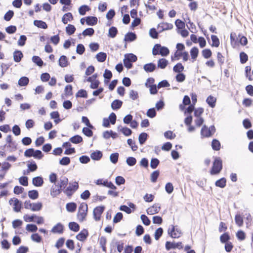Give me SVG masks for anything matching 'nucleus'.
Listing matches in <instances>:
<instances>
[{
	"instance_id": "obj_5",
	"label": "nucleus",
	"mask_w": 253,
	"mask_h": 253,
	"mask_svg": "<svg viewBox=\"0 0 253 253\" xmlns=\"http://www.w3.org/2000/svg\"><path fill=\"white\" fill-rule=\"evenodd\" d=\"M165 248L167 251L175 249H183V245L181 242L175 243L174 241H167L165 244Z\"/></svg>"
},
{
	"instance_id": "obj_39",
	"label": "nucleus",
	"mask_w": 253,
	"mask_h": 253,
	"mask_svg": "<svg viewBox=\"0 0 253 253\" xmlns=\"http://www.w3.org/2000/svg\"><path fill=\"white\" fill-rule=\"evenodd\" d=\"M106 53L103 52H100L96 55V58L99 62H104L106 59Z\"/></svg>"
},
{
	"instance_id": "obj_9",
	"label": "nucleus",
	"mask_w": 253,
	"mask_h": 253,
	"mask_svg": "<svg viewBox=\"0 0 253 253\" xmlns=\"http://www.w3.org/2000/svg\"><path fill=\"white\" fill-rule=\"evenodd\" d=\"M88 232L87 229H84L76 235V238L77 240L84 242L88 236Z\"/></svg>"
},
{
	"instance_id": "obj_13",
	"label": "nucleus",
	"mask_w": 253,
	"mask_h": 253,
	"mask_svg": "<svg viewBox=\"0 0 253 253\" xmlns=\"http://www.w3.org/2000/svg\"><path fill=\"white\" fill-rule=\"evenodd\" d=\"M13 210L16 212H20L22 208V202L17 198H14V203L13 204Z\"/></svg>"
},
{
	"instance_id": "obj_53",
	"label": "nucleus",
	"mask_w": 253,
	"mask_h": 253,
	"mask_svg": "<svg viewBox=\"0 0 253 253\" xmlns=\"http://www.w3.org/2000/svg\"><path fill=\"white\" fill-rule=\"evenodd\" d=\"M160 161L156 158H152L150 161V167L152 169H156L160 164Z\"/></svg>"
},
{
	"instance_id": "obj_56",
	"label": "nucleus",
	"mask_w": 253,
	"mask_h": 253,
	"mask_svg": "<svg viewBox=\"0 0 253 253\" xmlns=\"http://www.w3.org/2000/svg\"><path fill=\"white\" fill-rule=\"evenodd\" d=\"M156 109L153 107L149 109L146 113V115L150 118H154L157 115Z\"/></svg>"
},
{
	"instance_id": "obj_48",
	"label": "nucleus",
	"mask_w": 253,
	"mask_h": 253,
	"mask_svg": "<svg viewBox=\"0 0 253 253\" xmlns=\"http://www.w3.org/2000/svg\"><path fill=\"white\" fill-rule=\"evenodd\" d=\"M160 175V171L156 170L151 173L150 175V179L152 182L155 183L157 181V179Z\"/></svg>"
},
{
	"instance_id": "obj_61",
	"label": "nucleus",
	"mask_w": 253,
	"mask_h": 253,
	"mask_svg": "<svg viewBox=\"0 0 253 253\" xmlns=\"http://www.w3.org/2000/svg\"><path fill=\"white\" fill-rule=\"evenodd\" d=\"M31 240L36 243H39L42 241V237L38 233H34L31 236Z\"/></svg>"
},
{
	"instance_id": "obj_46",
	"label": "nucleus",
	"mask_w": 253,
	"mask_h": 253,
	"mask_svg": "<svg viewBox=\"0 0 253 253\" xmlns=\"http://www.w3.org/2000/svg\"><path fill=\"white\" fill-rule=\"evenodd\" d=\"M42 208V204L41 202H38L37 203H32V206L31 207V210L33 211H40Z\"/></svg>"
},
{
	"instance_id": "obj_1",
	"label": "nucleus",
	"mask_w": 253,
	"mask_h": 253,
	"mask_svg": "<svg viewBox=\"0 0 253 253\" xmlns=\"http://www.w3.org/2000/svg\"><path fill=\"white\" fill-rule=\"evenodd\" d=\"M222 169V161L220 157H214L212 166L210 170L211 175H216L220 172Z\"/></svg>"
},
{
	"instance_id": "obj_18",
	"label": "nucleus",
	"mask_w": 253,
	"mask_h": 253,
	"mask_svg": "<svg viewBox=\"0 0 253 253\" xmlns=\"http://www.w3.org/2000/svg\"><path fill=\"white\" fill-rule=\"evenodd\" d=\"M123 101L119 99L114 100L111 104V107L113 110H118L122 107Z\"/></svg>"
},
{
	"instance_id": "obj_40",
	"label": "nucleus",
	"mask_w": 253,
	"mask_h": 253,
	"mask_svg": "<svg viewBox=\"0 0 253 253\" xmlns=\"http://www.w3.org/2000/svg\"><path fill=\"white\" fill-rule=\"evenodd\" d=\"M90 8L89 6L84 4L81 6L79 8V13L81 15H84L87 11H89Z\"/></svg>"
},
{
	"instance_id": "obj_49",
	"label": "nucleus",
	"mask_w": 253,
	"mask_h": 253,
	"mask_svg": "<svg viewBox=\"0 0 253 253\" xmlns=\"http://www.w3.org/2000/svg\"><path fill=\"white\" fill-rule=\"evenodd\" d=\"M76 30L75 26L72 24H68L66 27V32L69 36L73 35L75 32Z\"/></svg>"
},
{
	"instance_id": "obj_27",
	"label": "nucleus",
	"mask_w": 253,
	"mask_h": 253,
	"mask_svg": "<svg viewBox=\"0 0 253 253\" xmlns=\"http://www.w3.org/2000/svg\"><path fill=\"white\" fill-rule=\"evenodd\" d=\"M73 16L71 12H67L64 14L62 18V22L64 24H67L68 21L73 20Z\"/></svg>"
},
{
	"instance_id": "obj_32",
	"label": "nucleus",
	"mask_w": 253,
	"mask_h": 253,
	"mask_svg": "<svg viewBox=\"0 0 253 253\" xmlns=\"http://www.w3.org/2000/svg\"><path fill=\"white\" fill-rule=\"evenodd\" d=\"M69 141L71 142H72V143L77 144L80 143L82 142H83V139L81 136H80L78 134H76V135L71 137L70 138Z\"/></svg>"
},
{
	"instance_id": "obj_41",
	"label": "nucleus",
	"mask_w": 253,
	"mask_h": 253,
	"mask_svg": "<svg viewBox=\"0 0 253 253\" xmlns=\"http://www.w3.org/2000/svg\"><path fill=\"white\" fill-rule=\"evenodd\" d=\"M211 147L213 150L219 151L221 147L219 141L216 139H213L211 142Z\"/></svg>"
},
{
	"instance_id": "obj_42",
	"label": "nucleus",
	"mask_w": 253,
	"mask_h": 253,
	"mask_svg": "<svg viewBox=\"0 0 253 253\" xmlns=\"http://www.w3.org/2000/svg\"><path fill=\"white\" fill-rule=\"evenodd\" d=\"M230 240V236L228 232H225L220 236V241L223 244L228 242Z\"/></svg>"
},
{
	"instance_id": "obj_15",
	"label": "nucleus",
	"mask_w": 253,
	"mask_h": 253,
	"mask_svg": "<svg viewBox=\"0 0 253 253\" xmlns=\"http://www.w3.org/2000/svg\"><path fill=\"white\" fill-rule=\"evenodd\" d=\"M44 183L43 178L41 176L35 177L32 179V184L36 187L42 186Z\"/></svg>"
},
{
	"instance_id": "obj_59",
	"label": "nucleus",
	"mask_w": 253,
	"mask_h": 253,
	"mask_svg": "<svg viewBox=\"0 0 253 253\" xmlns=\"http://www.w3.org/2000/svg\"><path fill=\"white\" fill-rule=\"evenodd\" d=\"M164 232L163 228L159 227L156 229L154 233V237L156 240H159Z\"/></svg>"
},
{
	"instance_id": "obj_34",
	"label": "nucleus",
	"mask_w": 253,
	"mask_h": 253,
	"mask_svg": "<svg viewBox=\"0 0 253 253\" xmlns=\"http://www.w3.org/2000/svg\"><path fill=\"white\" fill-rule=\"evenodd\" d=\"M69 228L70 230L77 232L80 230V225L76 222H70L68 224Z\"/></svg>"
},
{
	"instance_id": "obj_45",
	"label": "nucleus",
	"mask_w": 253,
	"mask_h": 253,
	"mask_svg": "<svg viewBox=\"0 0 253 253\" xmlns=\"http://www.w3.org/2000/svg\"><path fill=\"white\" fill-rule=\"evenodd\" d=\"M159 31H157L156 28H152L150 29L149 34V36L154 39H157L159 38Z\"/></svg>"
},
{
	"instance_id": "obj_38",
	"label": "nucleus",
	"mask_w": 253,
	"mask_h": 253,
	"mask_svg": "<svg viewBox=\"0 0 253 253\" xmlns=\"http://www.w3.org/2000/svg\"><path fill=\"white\" fill-rule=\"evenodd\" d=\"M29 78L27 77L23 76L19 79L18 84L20 86H25L29 84Z\"/></svg>"
},
{
	"instance_id": "obj_33",
	"label": "nucleus",
	"mask_w": 253,
	"mask_h": 253,
	"mask_svg": "<svg viewBox=\"0 0 253 253\" xmlns=\"http://www.w3.org/2000/svg\"><path fill=\"white\" fill-rule=\"evenodd\" d=\"M171 228H169L168 230L169 235L172 238H179L180 236L177 235V233L175 232V227L173 225H171Z\"/></svg>"
},
{
	"instance_id": "obj_6",
	"label": "nucleus",
	"mask_w": 253,
	"mask_h": 253,
	"mask_svg": "<svg viewBox=\"0 0 253 253\" xmlns=\"http://www.w3.org/2000/svg\"><path fill=\"white\" fill-rule=\"evenodd\" d=\"M68 184V179L66 176H62L60 179L59 181L57 183V186L58 188L63 192L64 189L66 188V187Z\"/></svg>"
},
{
	"instance_id": "obj_31",
	"label": "nucleus",
	"mask_w": 253,
	"mask_h": 253,
	"mask_svg": "<svg viewBox=\"0 0 253 253\" xmlns=\"http://www.w3.org/2000/svg\"><path fill=\"white\" fill-rule=\"evenodd\" d=\"M216 101V98L211 95L209 96L206 99V102L211 108H214L215 106Z\"/></svg>"
},
{
	"instance_id": "obj_30",
	"label": "nucleus",
	"mask_w": 253,
	"mask_h": 253,
	"mask_svg": "<svg viewBox=\"0 0 253 253\" xmlns=\"http://www.w3.org/2000/svg\"><path fill=\"white\" fill-rule=\"evenodd\" d=\"M77 205L75 202L68 203L66 205V208L68 211L70 212H74L76 211Z\"/></svg>"
},
{
	"instance_id": "obj_51",
	"label": "nucleus",
	"mask_w": 253,
	"mask_h": 253,
	"mask_svg": "<svg viewBox=\"0 0 253 253\" xmlns=\"http://www.w3.org/2000/svg\"><path fill=\"white\" fill-rule=\"evenodd\" d=\"M211 39L212 42L211 45L215 47H218L220 44L218 38L216 35H212L211 36Z\"/></svg>"
},
{
	"instance_id": "obj_64",
	"label": "nucleus",
	"mask_w": 253,
	"mask_h": 253,
	"mask_svg": "<svg viewBox=\"0 0 253 253\" xmlns=\"http://www.w3.org/2000/svg\"><path fill=\"white\" fill-rule=\"evenodd\" d=\"M235 221L236 224L239 227L242 226L244 223L243 218L239 214H237L235 215Z\"/></svg>"
},
{
	"instance_id": "obj_28",
	"label": "nucleus",
	"mask_w": 253,
	"mask_h": 253,
	"mask_svg": "<svg viewBox=\"0 0 253 253\" xmlns=\"http://www.w3.org/2000/svg\"><path fill=\"white\" fill-rule=\"evenodd\" d=\"M58 64L61 67H66L68 65V61L65 55H61L58 61Z\"/></svg>"
},
{
	"instance_id": "obj_17",
	"label": "nucleus",
	"mask_w": 253,
	"mask_h": 253,
	"mask_svg": "<svg viewBox=\"0 0 253 253\" xmlns=\"http://www.w3.org/2000/svg\"><path fill=\"white\" fill-rule=\"evenodd\" d=\"M143 69L147 73L153 72L156 69V65L154 63H149L143 66Z\"/></svg>"
},
{
	"instance_id": "obj_23",
	"label": "nucleus",
	"mask_w": 253,
	"mask_h": 253,
	"mask_svg": "<svg viewBox=\"0 0 253 253\" xmlns=\"http://www.w3.org/2000/svg\"><path fill=\"white\" fill-rule=\"evenodd\" d=\"M102 152L99 150H96L91 153L90 158L95 161H99L102 157Z\"/></svg>"
},
{
	"instance_id": "obj_57",
	"label": "nucleus",
	"mask_w": 253,
	"mask_h": 253,
	"mask_svg": "<svg viewBox=\"0 0 253 253\" xmlns=\"http://www.w3.org/2000/svg\"><path fill=\"white\" fill-rule=\"evenodd\" d=\"M76 97L77 98L82 97L86 98L87 97V91L85 89H81L79 90L76 94Z\"/></svg>"
},
{
	"instance_id": "obj_26",
	"label": "nucleus",
	"mask_w": 253,
	"mask_h": 253,
	"mask_svg": "<svg viewBox=\"0 0 253 253\" xmlns=\"http://www.w3.org/2000/svg\"><path fill=\"white\" fill-rule=\"evenodd\" d=\"M149 137V135L146 132H141L138 136V141L140 145H143L147 141Z\"/></svg>"
},
{
	"instance_id": "obj_58",
	"label": "nucleus",
	"mask_w": 253,
	"mask_h": 253,
	"mask_svg": "<svg viewBox=\"0 0 253 253\" xmlns=\"http://www.w3.org/2000/svg\"><path fill=\"white\" fill-rule=\"evenodd\" d=\"M239 57H240V62L241 64H245L248 60V56L244 51H242L240 53Z\"/></svg>"
},
{
	"instance_id": "obj_50",
	"label": "nucleus",
	"mask_w": 253,
	"mask_h": 253,
	"mask_svg": "<svg viewBox=\"0 0 253 253\" xmlns=\"http://www.w3.org/2000/svg\"><path fill=\"white\" fill-rule=\"evenodd\" d=\"M184 67L182 65V63L179 62L174 66L173 67V71L175 73H182V72L184 70Z\"/></svg>"
},
{
	"instance_id": "obj_11",
	"label": "nucleus",
	"mask_w": 253,
	"mask_h": 253,
	"mask_svg": "<svg viewBox=\"0 0 253 253\" xmlns=\"http://www.w3.org/2000/svg\"><path fill=\"white\" fill-rule=\"evenodd\" d=\"M51 231L54 234H62L64 231V226L59 222L53 227Z\"/></svg>"
},
{
	"instance_id": "obj_52",
	"label": "nucleus",
	"mask_w": 253,
	"mask_h": 253,
	"mask_svg": "<svg viewBox=\"0 0 253 253\" xmlns=\"http://www.w3.org/2000/svg\"><path fill=\"white\" fill-rule=\"evenodd\" d=\"M38 229L37 226L35 224H28L26 227V230L30 232H36Z\"/></svg>"
},
{
	"instance_id": "obj_12",
	"label": "nucleus",
	"mask_w": 253,
	"mask_h": 253,
	"mask_svg": "<svg viewBox=\"0 0 253 253\" xmlns=\"http://www.w3.org/2000/svg\"><path fill=\"white\" fill-rule=\"evenodd\" d=\"M137 39V36L135 33L128 32L125 36L124 41L126 42H132Z\"/></svg>"
},
{
	"instance_id": "obj_36",
	"label": "nucleus",
	"mask_w": 253,
	"mask_h": 253,
	"mask_svg": "<svg viewBox=\"0 0 253 253\" xmlns=\"http://www.w3.org/2000/svg\"><path fill=\"white\" fill-rule=\"evenodd\" d=\"M118 31L116 27L112 26L109 29L108 37L111 38H114L116 37Z\"/></svg>"
},
{
	"instance_id": "obj_24",
	"label": "nucleus",
	"mask_w": 253,
	"mask_h": 253,
	"mask_svg": "<svg viewBox=\"0 0 253 253\" xmlns=\"http://www.w3.org/2000/svg\"><path fill=\"white\" fill-rule=\"evenodd\" d=\"M169 64V61L165 58H161L158 60L157 67L159 68L164 69Z\"/></svg>"
},
{
	"instance_id": "obj_19",
	"label": "nucleus",
	"mask_w": 253,
	"mask_h": 253,
	"mask_svg": "<svg viewBox=\"0 0 253 253\" xmlns=\"http://www.w3.org/2000/svg\"><path fill=\"white\" fill-rule=\"evenodd\" d=\"M27 167L28 171L34 172L38 169V166L36 162L33 160L28 161Z\"/></svg>"
},
{
	"instance_id": "obj_62",
	"label": "nucleus",
	"mask_w": 253,
	"mask_h": 253,
	"mask_svg": "<svg viewBox=\"0 0 253 253\" xmlns=\"http://www.w3.org/2000/svg\"><path fill=\"white\" fill-rule=\"evenodd\" d=\"M125 57L128 60L132 63L136 62L137 60V56L135 54L131 53L126 54L125 55Z\"/></svg>"
},
{
	"instance_id": "obj_20",
	"label": "nucleus",
	"mask_w": 253,
	"mask_h": 253,
	"mask_svg": "<svg viewBox=\"0 0 253 253\" xmlns=\"http://www.w3.org/2000/svg\"><path fill=\"white\" fill-rule=\"evenodd\" d=\"M23 57V53L19 50H15L13 52V60L15 62H19Z\"/></svg>"
},
{
	"instance_id": "obj_8",
	"label": "nucleus",
	"mask_w": 253,
	"mask_h": 253,
	"mask_svg": "<svg viewBox=\"0 0 253 253\" xmlns=\"http://www.w3.org/2000/svg\"><path fill=\"white\" fill-rule=\"evenodd\" d=\"M173 26L172 24L169 23L167 22H162L159 24L157 26V28H161L159 30V33H161L164 31L171 30L173 28Z\"/></svg>"
},
{
	"instance_id": "obj_63",
	"label": "nucleus",
	"mask_w": 253,
	"mask_h": 253,
	"mask_svg": "<svg viewBox=\"0 0 253 253\" xmlns=\"http://www.w3.org/2000/svg\"><path fill=\"white\" fill-rule=\"evenodd\" d=\"M202 56L206 59L210 58L212 55V52L209 48H206L202 51Z\"/></svg>"
},
{
	"instance_id": "obj_29",
	"label": "nucleus",
	"mask_w": 253,
	"mask_h": 253,
	"mask_svg": "<svg viewBox=\"0 0 253 253\" xmlns=\"http://www.w3.org/2000/svg\"><path fill=\"white\" fill-rule=\"evenodd\" d=\"M113 75L111 71L108 69H105L103 74V77L104 78V83L107 84L109 81L112 78Z\"/></svg>"
},
{
	"instance_id": "obj_4",
	"label": "nucleus",
	"mask_w": 253,
	"mask_h": 253,
	"mask_svg": "<svg viewBox=\"0 0 253 253\" xmlns=\"http://www.w3.org/2000/svg\"><path fill=\"white\" fill-rule=\"evenodd\" d=\"M105 209L104 206H100L95 207L93 211V215L94 220L98 221L100 220L101 216Z\"/></svg>"
},
{
	"instance_id": "obj_55",
	"label": "nucleus",
	"mask_w": 253,
	"mask_h": 253,
	"mask_svg": "<svg viewBox=\"0 0 253 253\" xmlns=\"http://www.w3.org/2000/svg\"><path fill=\"white\" fill-rule=\"evenodd\" d=\"M62 191L58 188H55V187L52 186L50 189V195L52 197H55L59 195Z\"/></svg>"
},
{
	"instance_id": "obj_3",
	"label": "nucleus",
	"mask_w": 253,
	"mask_h": 253,
	"mask_svg": "<svg viewBox=\"0 0 253 253\" xmlns=\"http://www.w3.org/2000/svg\"><path fill=\"white\" fill-rule=\"evenodd\" d=\"M79 188L78 183L75 181L74 183H69V186L64 189V193L67 195L68 197H71L73 194Z\"/></svg>"
},
{
	"instance_id": "obj_10",
	"label": "nucleus",
	"mask_w": 253,
	"mask_h": 253,
	"mask_svg": "<svg viewBox=\"0 0 253 253\" xmlns=\"http://www.w3.org/2000/svg\"><path fill=\"white\" fill-rule=\"evenodd\" d=\"M155 46L156 47H159V54L162 56L165 57L169 54V50L167 47L161 46V45L159 43L156 44Z\"/></svg>"
},
{
	"instance_id": "obj_47",
	"label": "nucleus",
	"mask_w": 253,
	"mask_h": 253,
	"mask_svg": "<svg viewBox=\"0 0 253 253\" xmlns=\"http://www.w3.org/2000/svg\"><path fill=\"white\" fill-rule=\"evenodd\" d=\"M115 243L117 246V251L119 253H121L124 249V243L122 241H117L115 239L113 240L111 244Z\"/></svg>"
},
{
	"instance_id": "obj_37",
	"label": "nucleus",
	"mask_w": 253,
	"mask_h": 253,
	"mask_svg": "<svg viewBox=\"0 0 253 253\" xmlns=\"http://www.w3.org/2000/svg\"><path fill=\"white\" fill-rule=\"evenodd\" d=\"M32 61L39 67H42L44 63L42 59L38 56L34 55L32 58Z\"/></svg>"
},
{
	"instance_id": "obj_21",
	"label": "nucleus",
	"mask_w": 253,
	"mask_h": 253,
	"mask_svg": "<svg viewBox=\"0 0 253 253\" xmlns=\"http://www.w3.org/2000/svg\"><path fill=\"white\" fill-rule=\"evenodd\" d=\"M33 24L38 28L41 29H46L48 28L46 22L42 20H35L33 22Z\"/></svg>"
},
{
	"instance_id": "obj_54",
	"label": "nucleus",
	"mask_w": 253,
	"mask_h": 253,
	"mask_svg": "<svg viewBox=\"0 0 253 253\" xmlns=\"http://www.w3.org/2000/svg\"><path fill=\"white\" fill-rule=\"evenodd\" d=\"M91 127H84L82 129V132L87 137H91L93 135V131L91 130Z\"/></svg>"
},
{
	"instance_id": "obj_25",
	"label": "nucleus",
	"mask_w": 253,
	"mask_h": 253,
	"mask_svg": "<svg viewBox=\"0 0 253 253\" xmlns=\"http://www.w3.org/2000/svg\"><path fill=\"white\" fill-rule=\"evenodd\" d=\"M199 49L196 46L193 47L190 50V55L191 59L193 60L192 62H194L197 59L199 54Z\"/></svg>"
},
{
	"instance_id": "obj_14",
	"label": "nucleus",
	"mask_w": 253,
	"mask_h": 253,
	"mask_svg": "<svg viewBox=\"0 0 253 253\" xmlns=\"http://www.w3.org/2000/svg\"><path fill=\"white\" fill-rule=\"evenodd\" d=\"M97 18L93 16L85 17L86 24L89 26H94L97 23Z\"/></svg>"
},
{
	"instance_id": "obj_22",
	"label": "nucleus",
	"mask_w": 253,
	"mask_h": 253,
	"mask_svg": "<svg viewBox=\"0 0 253 253\" xmlns=\"http://www.w3.org/2000/svg\"><path fill=\"white\" fill-rule=\"evenodd\" d=\"M118 128L120 129V131L126 136H129L132 133L131 129L126 126L122 127L121 126H120Z\"/></svg>"
},
{
	"instance_id": "obj_44",
	"label": "nucleus",
	"mask_w": 253,
	"mask_h": 253,
	"mask_svg": "<svg viewBox=\"0 0 253 253\" xmlns=\"http://www.w3.org/2000/svg\"><path fill=\"white\" fill-rule=\"evenodd\" d=\"M39 196V192L37 190H32L28 191V196L32 200L38 199Z\"/></svg>"
},
{
	"instance_id": "obj_16",
	"label": "nucleus",
	"mask_w": 253,
	"mask_h": 253,
	"mask_svg": "<svg viewBox=\"0 0 253 253\" xmlns=\"http://www.w3.org/2000/svg\"><path fill=\"white\" fill-rule=\"evenodd\" d=\"M201 134L202 136L205 137H209L212 135V133L208 128V127L205 125H204L202 127Z\"/></svg>"
},
{
	"instance_id": "obj_43",
	"label": "nucleus",
	"mask_w": 253,
	"mask_h": 253,
	"mask_svg": "<svg viewBox=\"0 0 253 253\" xmlns=\"http://www.w3.org/2000/svg\"><path fill=\"white\" fill-rule=\"evenodd\" d=\"M94 30L92 28H87L83 31L82 35L84 37H91L94 34Z\"/></svg>"
},
{
	"instance_id": "obj_35",
	"label": "nucleus",
	"mask_w": 253,
	"mask_h": 253,
	"mask_svg": "<svg viewBox=\"0 0 253 253\" xmlns=\"http://www.w3.org/2000/svg\"><path fill=\"white\" fill-rule=\"evenodd\" d=\"M215 185L216 187L221 188H224L226 185V179L225 177L220 178L215 181Z\"/></svg>"
},
{
	"instance_id": "obj_2",
	"label": "nucleus",
	"mask_w": 253,
	"mask_h": 253,
	"mask_svg": "<svg viewBox=\"0 0 253 253\" xmlns=\"http://www.w3.org/2000/svg\"><path fill=\"white\" fill-rule=\"evenodd\" d=\"M24 156L27 158L34 157L35 159L41 160L44 156L43 154L40 150L29 148L24 152Z\"/></svg>"
},
{
	"instance_id": "obj_7",
	"label": "nucleus",
	"mask_w": 253,
	"mask_h": 253,
	"mask_svg": "<svg viewBox=\"0 0 253 253\" xmlns=\"http://www.w3.org/2000/svg\"><path fill=\"white\" fill-rule=\"evenodd\" d=\"M160 209L161 207L159 204H155L147 210V213L149 215H153L156 213H158L159 212Z\"/></svg>"
},
{
	"instance_id": "obj_60",
	"label": "nucleus",
	"mask_w": 253,
	"mask_h": 253,
	"mask_svg": "<svg viewBox=\"0 0 253 253\" xmlns=\"http://www.w3.org/2000/svg\"><path fill=\"white\" fill-rule=\"evenodd\" d=\"M175 25L177 29V30L184 29L185 27V24L184 22L179 19H177L175 21Z\"/></svg>"
}]
</instances>
